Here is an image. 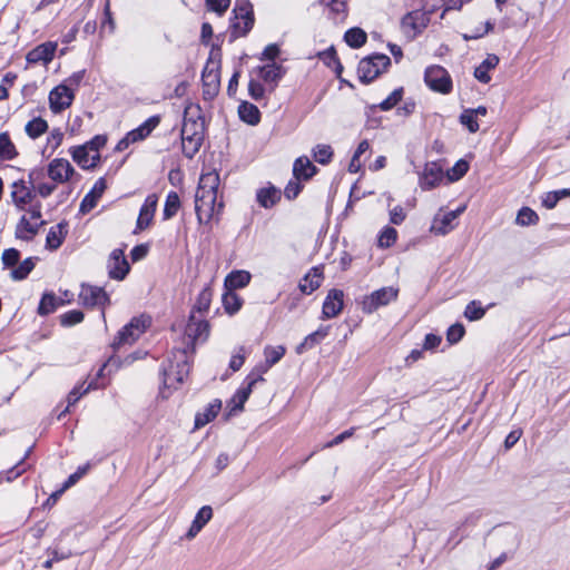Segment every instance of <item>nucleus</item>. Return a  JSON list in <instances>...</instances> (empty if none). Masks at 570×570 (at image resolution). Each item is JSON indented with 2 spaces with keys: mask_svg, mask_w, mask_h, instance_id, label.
Here are the masks:
<instances>
[{
  "mask_svg": "<svg viewBox=\"0 0 570 570\" xmlns=\"http://www.w3.org/2000/svg\"><path fill=\"white\" fill-rule=\"evenodd\" d=\"M252 391L253 386L248 383L246 386L238 389L229 402L230 412L243 411L244 404L248 400Z\"/></svg>",
  "mask_w": 570,
  "mask_h": 570,
  "instance_id": "36",
  "label": "nucleus"
},
{
  "mask_svg": "<svg viewBox=\"0 0 570 570\" xmlns=\"http://www.w3.org/2000/svg\"><path fill=\"white\" fill-rule=\"evenodd\" d=\"M499 61L500 59L497 55L489 53L481 65L475 68L474 77L482 83H489L491 81L489 71L494 69Z\"/></svg>",
  "mask_w": 570,
  "mask_h": 570,
  "instance_id": "29",
  "label": "nucleus"
},
{
  "mask_svg": "<svg viewBox=\"0 0 570 570\" xmlns=\"http://www.w3.org/2000/svg\"><path fill=\"white\" fill-rule=\"evenodd\" d=\"M285 352H286V350L282 345H278V346L267 345L264 348L265 361L271 366H273L283 358V356L285 355Z\"/></svg>",
  "mask_w": 570,
  "mask_h": 570,
  "instance_id": "45",
  "label": "nucleus"
},
{
  "mask_svg": "<svg viewBox=\"0 0 570 570\" xmlns=\"http://www.w3.org/2000/svg\"><path fill=\"white\" fill-rule=\"evenodd\" d=\"M213 509L210 505L202 507L195 515L188 531L186 532V539H194L203 528L212 520Z\"/></svg>",
  "mask_w": 570,
  "mask_h": 570,
  "instance_id": "23",
  "label": "nucleus"
},
{
  "mask_svg": "<svg viewBox=\"0 0 570 570\" xmlns=\"http://www.w3.org/2000/svg\"><path fill=\"white\" fill-rule=\"evenodd\" d=\"M232 19L233 36L235 38L245 36L254 24L253 6L248 0L237 1Z\"/></svg>",
  "mask_w": 570,
  "mask_h": 570,
  "instance_id": "5",
  "label": "nucleus"
},
{
  "mask_svg": "<svg viewBox=\"0 0 570 570\" xmlns=\"http://www.w3.org/2000/svg\"><path fill=\"white\" fill-rule=\"evenodd\" d=\"M43 176L42 169H32L28 174L29 180H14L10 185V198L13 206L22 212L36 203L35 183Z\"/></svg>",
  "mask_w": 570,
  "mask_h": 570,
  "instance_id": "2",
  "label": "nucleus"
},
{
  "mask_svg": "<svg viewBox=\"0 0 570 570\" xmlns=\"http://www.w3.org/2000/svg\"><path fill=\"white\" fill-rule=\"evenodd\" d=\"M403 89L393 90L390 96L380 104L382 110L392 109L402 99Z\"/></svg>",
  "mask_w": 570,
  "mask_h": 570,
  "instance_id": "56",
  "label": "nucleus"
},
{
  "mask_svg": "<svg viewBox=\"0 0 570 570\" xmlns=\"http://www.w3.org/2000/svg\"><path fill=\"white\" fill-rule=\"evenodd\" d=\"M78 302L87 308L104 309L110 303V299L102 287L82 284L78 294Z\"/></svg>",
  "mask_w": 570,
  "mask_h": 570,
  "instance_id": "8",
  "label": "nucleus"
},
{
  "mask_svg": "<svg viewBox=\"0 0 570 570\" xmlns=\"http://www.w3.org/2000/svg\"><path fill=\"white\" fill-rule=\"evenodd\" d=\"M328 335V327H320L315 332L307 335L302 343V347L307 346L312 347L315 344L320 343L322 340H324Z\"/></svg>",
  "mask_w": 570,
  "mask_h": 570,
  "instance_id": "53",
  "label": "nucleus"
},
{
  "mask_svg": "<svg viewBox=\"0 0 570 570\" xmlns=\"http://www.w3.org/2000/svg\"><path fill=\"white\" fill-rule=\"evenodd\" d=\"M90 390V385L83 389V385H79L73 387V390L68 394V405L67 407L59 414L58 419L69 411V407L78 402V400L85 395Z\"/></svg>",
  "mask_w": 570,
  "mask_h": 570,
  "instance_id": "50",
  "label": "nucleus"
},
{
  "mask_svg": "<svg viewBox=\"0 0 570 570\" xmlns=\"http://www.w3.org/2000/svg\"><path fill=\"white\" fill-rule=\"evenodd\" d=\"M223 305H224L225 311L228 314L233 315L240 309L242 299L232 289H228V292H226L223 295Z\"/></svg>",
  "mask_w": 570,
  "mask_h": 570,
  "instance_id": "42",
  "label": "nucleus"
},
{
  "mask_svg": "<svg viewBox=\"0 0 570 570\" xmlns=\"http://www.w3.org/2000/svg\"><path fill=\"white\" fill-rule=\"evenodd\" d=\"M248 92L254 100L259 101L264 98L265 89L261 82L252 79L248 83Z\"/></svg>",
  "mask_w": 570,
  "mask_h": 570,
  "instance_id": "62",
  "label": "nucleus"
},
{
  "mask_svg": "<svg viewBox=\"0 0 570 570\" xmlns=\"http://www.w3.org/2000/svg\"><path fill=\"white\" fill-rule=\"evenodd\" d=\"M75 95L66 85H59L49 94V105L52 112L58 114L68 108L73 101Z\"/></svg>",
  "mask_w": 570,
  "mask_h": 570,
  "instance_id": "12",
  "label": "nucleus"
},
{
  "mask_svg": "<svg viewBox=\"0 0 570 570\" xmlns=\"http://www.w3.org/2000/svg\"><path fill=\"white\" fill-rule=\"evenodd\" d=\"M47 174L56 184H65L75 175V168L67 159L56 158L49 163Z\"/></svg>",
  "mask_w": 570,
  "mask_h": 570,
  "instance_id": "13",
  "label": "nucleus"
},
{
  "mask_svg": "<svg viewBox=\"0 0 570 570\" xmlns=\"http://www.w3.org/2000/svg\"><path fill=\"white\" fill-rule=\"evenodd\" d=\"M256 198L262 207L271 208L281 199V191L273 186L261 188L257 191Z\"/></svg>",
  "mask_w": 570,
  "mask_h": 570,
  "instance_id": "35",
  "label": "nucleus"
},
{
  "mask_svg": "<svg viewBox=\"0 0 570 570\" xmlns=\"http://www.w3.org/2000/svg\"><path fill=\"white\" fill-rule=\"evenodd\" d=\"M210 301H212L210 289L204 288L198 295L195 308L200 313L206 312L209 308Z\"/></svg>",
  "mask_w": 570,
  "mask_h": 570,
  "instance_id": "57",
  "label": "nucleus"
},
{
  "mask_svg": "<svg viewBox=\"0 0 570 570\" xmlns=\"http://www.w3.org/2000/svg\"><path fill=\"white\" fill-rule=\"evenodd\" d=\"M219 175L216 171L203 174L195 195V210L200 224H207L223 208L217 202Z\"/></svg>",
  "mask_w": 570,
  "mask_h": 570,
  "instance_id": "1",
  "label": "nucleus"
},
{
  "mask_svg": "<svg viewBox=\"0 0 570 570\" xmlns=\"http://www.w3.org/2000/svg\"><path fill=\"white\" fill-rule=\"evenodd\" d=\"M56 49H57V43H53V42L42 43V45L38 46L37 48H35L33 50H31L28 53L27 59L30 62H40V61L49 62L53 59Z\"/></svg>",
  "mask_w": 570,
  "mask_h": 570,
  "instance_id": "27",
  "label": "nucleus"
},
{
  "mask_svg": "<svg viewBox=\"0 0 570 570\" xmlns=\"http://www.w3.org/2000/svg\"><path fill=\"white\" fill-rule=\"evenodd\" d=\"M425 83L433 91L449 94L452 90V80L445 68L431 66L425 70Z\"/></svg>",
  "mask_w": 570,
  "mask_h": 570,
  "instance_id": "9",
  "label": "nucleus"
},
{
  "mask_svg": "<svg viewBox=\"0 0 570 570\" xmlns=\"http://www.w3.org/2000/svg\"><path fill=\"white\" fill-rule=\"evenodd\" d=\"M485 314V309L476 301H472L468 304L464 311V316L470 321L481 320Z\"/></svg>",
  "mask_w": 570,
  "mask_h": 570,
  "instance_id": "49",
  "label": "nucleus"
},
{
  "mask_svg": "<svg viewBox=\"0 0 570 570\" xmlns=\"http://www.w3.org/2000/svg\"><path fill=\"white\" fill-rule=\"evenodd\" d=\"M313 157L321 165H327L333 157V149L330 145L318 144L313 148Z\"/></svg>",
  "mask_w": 570,
  "mask_h": 570,
  "instance_id": "43",
  "label": "nucleus"
},
{
  "mask_svg": "<svg viewBox=\"0 0 570 570\" xmlns=\"http://www.w3.org/2000/svg\"><path fill=\"white\" fill-rule=\"evenodd\" d=\"M203 81V97L206 100H212L217 96L220 85L219 65L214 61H208L202 73Z\"/></svg>",
  "mask_w": 570,
  "mask_h": 570,
  "instance_id": "11",
  "label": "nucleus"
},
{
  "mask_svg": "<svg viewBox=\"0 0 570 570\" xmlns=\"http://www.w3.org/2000/svg\"><path fill=\"white\" fill-rule=\"evenodd\" d=\"M43 224L45 222H33L27 215H22L16 227V236L23 240H30Z\"/></svg>",
  "mask_w": 570,
  "mask_h": 570,
  "instance_id": "26",
  "label": "nucleus"
},
{
  "mask_svg": "<svg viewBox=\"0 0 570 570\" xmlns=\"http://www.w3.org/2000/svg\"><path fill=\"white\" fill-rule=\"evenodd\" d=\"M322 281L323 268L321 266L312 267L299 282V289L302 293L309 295L321 286Z\"/></svg>",
  "mask_w": 570,
  "mask_h": 570,
  "instance_id": "25",
  "label": "nucleus"
},
{
  "mask_svg": "<svg viewBox=\"0 0 570 570\" xmlns=\"http://www.w3.org/2000/svg\"><path fill=\"white\" fill-rule=\"evenodd\" d=\"M401 26L404 35L413 38L425 28V13L420 10L409 12L403 17Z\"/></svg>",
  "mask_w": 570,
  "mask_h": 570,
  "instance_id": "16",
  "label": "nucleus"
},
{
  "mask_svg": "<svg viewBox=\"0 0 570 570\" xmlns=\"http://www.w3.org/2000/svg\"><path fill=\"white\" fill-rule=\"evenodd\" d=\"M252 275L247 271H234L225 279L227 289L243 288L250 282Z\"/></svg>",
  "mask_w": 570,
  "mask_h": 570,
  "instance_id": "34",
  "label": "nucleus"
},
{
  "mask_svg": "<svg viewBox=\"0 0 570 570\" xmlns=\"http://www.w3.org/2000/svg\"><path fill=\"white\" fill-rule=\"evenodd\" d=\"M460 121L463 126H465L470 132H476L480 128L476 117L470 109H465L461 116Z\"/></svg>",
  "mask_w": 570,
  "mask_h": 570,
  "instance_id": "54",
  "label": "nucleus"
},
{
  "mask_svg": "<svg viewBox=\"0 0 570 570\" xmlns=\"http://www.w3.org/2000/svg\"><path fill=\"white\" fill-rule=\"evenodd\" d=\"M209 10L223 16L230 4V0H206Z\"/></svg>",
  "mask_w": 570,
  "mask_h": 570,
  "instance_id": "61",
  "label": "nucleus"
},
{
  "mask_svg": "<svg viewBox=\"0 0 570 570\" xmlns=\"http://www.w3.org/2000/svg\"><path fill=\"white\" fill-rule=\"evenodd\" d=\"M464 210L465 206L463 205L455 210L445 213L442 216L436 215L433 219L431 230L438 235H446L455 227L454 222Z\"/></svg>",
  "mask_w": 570,
  "mask_h": 570,
  "instance_id": "15",
  "label": "nucleus"
},
{
  "mask_svg": "<svg viewBox=\"0 0 570 570\" xmlns=\"http://www.w3.org/2000/svg\"><path fill=\"white\" fill-rule=\"evenodd\" d=\"M183 358H185V355L181 354ZM164 384L167 387H176V385L181 384L188 374V365L185 360L181 362H178L176 366L170 364V366L167 368H164Z\"/></svg>",
  "mask_w": 570,
  "mask_h": 570,
  "instance_id": "20",
  "label": "nucleus"
},
{
  "mask_svg": "<svg viewBox=\"0 0 570 570\" xmlns=\"http://www.w3.org/2000/svg\"><path fill=\"white\" fill-rule=\"evenodd\" d=\"M271 367L272 366L266 361L257 364L250 371V373L247 375L246 383H248L249 385H252L254 387L256 385V383L264 382L265 380H264L263 375L265 373H267Z\"/></svg>",
  "mask_w": 570,
  "mask_h": 570,
  "instance_id": "44",
  "label": "nucleus"
},
{
  "mask_svg": "<svg viewBox=\"0 0 570 570\" xmlns=\"http://www.w3.org/2000/svg\"><path fill=\"white\" fill-rule=\"evenodd\" d=\"M258 72H259V77L265 82H272V83L276 85L283 78L285 70L282 66L273 62V63H268L263 67H259Z\"/></svg>",
  "mask_w": 570,
  "mask_h": 570,
  "instance_id": "33",
  "label": "nucleus"
},
{
  "mask_svg": "<svg viewBox=\"0 0 570 570\" xmlns=\"http://www.w3.org/2000/svg\"><path fill=\"white\" fill-rule=\"evenodd\" d=\"M185 334L194 344L204 342L209 335V324L207 321L198 320L191 314L186 325Z\"/></svg>",
  "mask_w": 570,
  "mask_h": 570,
  "instance_id": "18",
  "label": "nucleus"
},
{
  "mask_svg": "<svg viewBox=\"0 0 570 570\" xmlns=\"http://www.w3.org/2000/svg\"><path fill=\"white\" fill-rule=\"evenodd\" d=\"M157 202L158 198L155 194L147 196L139 212L137 229L144 230L150 225L156 212Z\"/></svg>",
  "mask_w": 570,
  "mask_h": 570,
  "instance_id": "22",
  "label": "nucleus"
},
{
  "mask_svg": "<svg viewBox=\"0 0 570 570\" xmlns=\"http://www.w3.org/2000/svg\"><path fill=\"white\" fill-rule=\"evenodd\" d=\"M35 268V262L31 257L24 259L11 272V277L16 281L24 279Z\"/></svg>",
  "mask_w": 570,
  "mask_h": 570,
  "instance_id": "46",
  "label": "nucleus"
},
{
  "mask_svg": "<svg viewBox=\"0 0 570 570\" xmlns=\"http://www.w3.org/2000/svg\"><path fill=\"white\" fill-rule=\"evenodd\" d=\"M83 313L79 309L69 311L60 316V323L62 326H72L83 321Z\"/></svg>",
  "mask_w": 570,
  "mask_h": 570,
  "instance_id": "51",
  "label": "nucleus"
},
{
  "mask_svg": "<svg viewBox=\"0 0 570 570\" xmlns=\"http://www.w3.org/2000/svg\"><path fill=\"white\" fill-rule=\"evenodd\" d=\"M344 293L341 289L333 288L327 293L323 303L322 317L333 318L337 316L343 309Z\"/></svg>",
  "mask_w": 570,
  "mask_h": 570,
  "instance_id": "17",
  "label": "nucleus"
},
{
  "mask_svg": "<svg viewBox=\"0 0 570 570\" xmlns=\"http://www.w3.org/2000/svg\"><path fill=\"white\" fill-rule=\"evenodd\" d=\"M70 154L72 159L83 169L95 168L100 160V154H92L85 145L72 147Z\"/></svg>",
  "mask_w": 570,
  "mask_h": 570,
  "instance_id": "21",
  "label": "nucleus"
},
{
  "mask_svg": "<svg viewBox=\"0 0 570 570\" xmlns=\"http://www.w3.org/2000/svg\"><path fill=\"white\" fill-rule=\"evenodd\" d=\"M443 180V170L438 163H429L425 165L420 176V187L430 190L436 187Z\"/></svg>",
  "mask_w": 570,
  "mask_h": 570,
  "instance_id": "19",
  "label": "nucleus"
},
{
  "mask_svg": "<svg viewBox=\"0 0 570 570\" xmlns=\"http://www.w3.org/2000/svg\"><path fill=\"white\" fill-rule=\"evenodd\" d=\"M107 188L105 178H99L92 189L83 197L80 204V212L86 214L94 209Z\"/></svg>",
  "mask_w": 570,
  "mask_h": 570,
  "instance_id": "24",
  "label": "nucleus"
},
{
  "mask_svg": "<svg viewBox=\"0 0 570 570\" xmlns=\"http://www.w3.org/2000/svg\"><path fill=\"white\" fill-rule=\"evenodd\" d=\"M19 153L10 138V135L4 131L0 132V160L10 161L18 157Z\"/></svg>",
  "mask_w": 570,
  "mask_h": 570,
  "instance_id": "31",
  "label": "nucleus"
},
{
  "mask_svg": "<svg viewBox=\"0 0 570 570\" xmlns=\"http://www.w3.org/2000/svg\"><path fill=\"white\" fill-rule=\"evenodd\" d=\"M204 139V120L185 116L181 127V147L187 158H193Z\"/></svg>",
  "mask_w": 570,
  "mask_h": 570,
  "instance_id": "3",
  "label": "nucleus"
},
{
  "mask_svg": "<svg viewBox=\"0 0 570 570\" xmlns=\"http://www.w3.org/2000/svg\"><path fill=\"white\" fill-rule=\"evenodd\" d=\"M321 59L328 66L334 68L335 72L340 75L343 70V67L337 58L336 51L334 47L328 48L327 50L321 53Z\"/></svg>",
  "mask_w": 570,
  "mask_h": 570,
  "instance_id": "47",
  "label": "nucleus"
},
{
  "mask_svg": "<svg viewBox=\"0 0 570 570\" xmlns=\"http://www.w3.org/2000/svg\"><path fill=\"white\" fill-rule=\"evenodd\" d=\"M129 272V264L125 257L124 250L116 248L111 252L108 259V273L110 278L121 281Z\"/></svg>",
  "mask_w": 570,
  "mask_h": 570,
  "instance_id": "14",
  "label": "nucleus"
},
{
  "mask_svg": "<svg viewBox=\"0 0 570 570\" xmlns=\"http://www.w3.org/2000/svg\"><path fill=\"white\" fill-rule=\"evenodd\" d=\"M26 134L36 139L48 130V122L41 117L33 118L24 127Z\"/></svg>",
  "mask_w": 570,
  "mask_h": 570,
  "instance_id": "39",
  "label": "nucleus"
},
{
  "mask_svg": "<svg viewBox=\"0 0 570 570\" xmlns=\"http://www.w3.org/2000/svg\"><path fill=\"white\" fill-rule=\"evenodd\" d=\"M301 190H302V185H301L299 180H297V179L291 180V181H288V184L286 185V187L284 189V195L287 199H294L298 196Z\"/></svg>",
  "mask_w": 570,
  "mask_h": 570,
  "instance_id": "63",
  "label": "nucleus"
},
{
  "mask_svg": "<svg viewBox=\"0 0 570 570\" xmlns=\"http://www.w3.org/2000/svg\"><path fill=\"white\" fill-rule=\"evenodd\" d=\"M399 295V288L393 286L382 287L374 291L372 294L365 296L362 301V311L366 314H372L377 308L387 305L395 301Z\"/></svg>",
  "mask_w": 570,
  "mask_h": 570,
  "instance_id": "7",
  "label": "nucleus"
},
{
  "mask_svg": "<svg viewBox=\"0 0 570 570\" xmlns=\"http://www.w3.org/2000/svg\"><path fill=\"white\" fill-rule=\"evenodd\" d=\"M317 171V168L312 164L308 157H298L293 165V175L297 180H307L313 177Z\"/></svg>",
  "mask_w": 570,
  "mask_h": 570,
  "instance_id": "28",
  "label": "nucleus"
},
{
  "mask_svg": "<svg viewBox=\"0 0 570 570\" xmlns=\"http://www.w3.org/2000/svg\"><path fill=\"white\" fill-rule=\"evenodd\" d=\"M222 407L220 400H214L210 402L204 412L197 413L195 416V428L199 429L212 422L217 414L219 413Z\"/></svg>",
  "mask_w": 570,
  "mask_h": 570,
  "instance_id": "30",
  "label": "nucleus"
},
{
  "mask_svg": "<svg viewBox=\"0 0 570 570\" xmlns=\"http://www.w3.org/2000/svg\"><path fill=\"white\" fill-rule=\"evenodd\" d=\"M396 238L397 232L393 227H385L379 237V245L390 247L396 242Z\"/></svg>",
  "mask_w": 570,
  "mask_h": 570,
  "instance_id": "55",
  "label": "nucleus"
},
{
  "mask_svg": "<svg viewBox=\"0 0 570 570\" xmlns=\"http://www.w3.org/2000/svg\"><path fill=\"white\" fill-rule=\"evenodd\" d=\"M180 208V199L176 191L168 193L164 206V218L170 219L174 217Z\"/></svg>",
  "mask_w": 570,
  "mask_h": 570,
  "instance_id": "40",
  "label": "nucleus"
},
{
  "mask_svg": "<svg viewBox=\"0 0 570 570\" xmlns=\"http://www.w3.org/2000/svg\"><path fill=\"white\" fill-rule=\"evenodd\" d=\"M538 219L537 213L529 207H522L517 215V224L521 226L535 224Z\"/></svg>",
  "mask_w": 570,
  "mask_h": 570,
  "instance_id": "48",
  "label": "nucleus"
},
{
  "mask_svg": "<svg viewBox=\"0 0 570 570\" xmlns=\"http://www.w3.org/2000/svg\"><path fill=\"white\" fill-rule=\"evenodd\" d=\"M58 305H60V303L56 295L53 293H46L40 301L38 313L40 315H48L55 312Z\"/></svg>",
  "mask_w": 570,
  "mask_h": 570,
  "instance_id": "41",
  "label": "nucleus"
},
{
  "mask_svg": "<svg viewBox=\"0 0 570 570\" xmlns=\"http://www.w3.org/2000/svg\"><path fill=\"white\" fill-rule=\"evenodd\" d=\"M160 117L151 116L144 121L139 127L129 131L118 144L116 149L122 151L129 147L130 144H135L146 139L153 130L159 125Z\"/></svg>",
  "mask_w": 570,
  "mask_h": 570,
  "instance_id": "10",
  "label": "nucleus"
},
{
  "mask_svg": "<svg viewBox=\"0 0 570 570\" xmlns=\"http://www.w3.org/2000/svg\"><path fill=\"white\" fill-rule=\"evenodd\" d=\"M65 234H66V232H65L63 224H58L56 226H52L47 234V238H46L47 247L50 249H57L62 244Z\"/></svg>",
  "mask_w": 570,
  "mask_h": 570,
  "instance_id": "37",
  "label": "nucleus"
},
{
  "mask_svg": "<svg viewBox=\"0 0 570 570\" xmlns=\"http://www.w3.org/2000/svg\"><path fill=\"white\" fill-rule=\"evenodd\" d=\"M464 333L465 330L462 324H454L448 330L446 338L451 344H454L463 337Z\"/></svg>",
  "mask_w": 570,
  "mask_h": 570,
  "instance_id": "60",
  "label": "nucleus"
},
{
  "mask_svg": "<svg viewBox=\"0 0 570 570\" xmlns=\"http://www.w3.org/2000/svg\"><path fill=\"white\" fill-rule=\"evenodd\" d=\"M150 325V318L148 316L134 317L127 325H125L115 338L114 345L119 347L126 344L135 343L140 335Z\"/></svg>",
  "mask_w": 570,
  "mask_h": 570,
  "instance_id": "6",
  "label": "nucleus"
},
{
  "mask_svg": "<svg viewBox=\"0 0 570 570\" xmlns=\"http://www.w3.org/2000/svg\"><path fill=\"white\" fill-rule=\"evenodd\" d=\"M469 170V164L464 159H460L455 163V165L449 170L448 176L451 181H455L461 179L466 171Z\"/></svg>",
  "mask_w": 570,
  "mask_h": 570,
  "instance_id": "52",
  "label": "nucleus"
},
{
  "mask_svg": "<svg viewBox=\"0 0 570 570\" xmlns=\"http://www.w3.org/2000/svg\"><path fill=\"white\" fill-rule=\"evenodd\" d=\"M20 259V253L16 248H9L2 253V263L7 267H13Z\"/></svg>",
  "mask_w": 570,
  "mask_h": 570,
  "instance_id": "59",
  "label": "nucleus"
},
{
  "mask_svg": "<svg viewBox=\"0 0 570 570\" xmlns=\"http://www.w3.org/2000/svg\"><path fill=\"white\" fill-rule=\"evenodd\" d=\"M391 65V59L384 53H375L363 58L357 66L358 78L363 83L376 79Z\"/></svg>",
  "mask_w": 570,
  "mask_h": 570,
  "instance_id": "4",
  "label": "nucleus"
},
{
  "mask_svg": "<svg viewBox=\"0 0 570 570\" xmlns=\"http://www.w3.org/2000/svg\"><path fill=\"white\" fill-rule=\"evenodd\" d=\"M344 40L352 48H361L367 40L366 32L361 28H351L344 35Z\"/></svg>",
  "mask_w": 570,
  "mask_h": 570,
  "instance_id": "38",
  "label": "nucleus"
},
{
  "mask_svg": "<svg viewBox=\"0 0 570 570\" xmlns=\"http://www.w3.org/2000/svg\"><path fill=\"white\" fill-rule=\"evenodd\" d=\"M324 6L331 9L336 14H346L347 0H322Z\"/></svg>",
  "mask_w": 570,
  "mask_h": 570,
  "instance_id": "58",
  "label": "nucleus"
},
{
  "mask_svg": "<svg viewBox=\"0 0 570 570\" xmlns=\"http://www.w3.org/2000/svg\"><path fill=\"white\" fill-rule=\"evenodd\" d=\"M238 115L244 122L250 126H256L261 121L259 109L255 105L247 101H243L239 105Z\"/></svg>",
  "mask_w": 570,
  "mask_h": 570,
  "instance_id": "32",
  "label": "nucleus"
},
{
  "mask_svg": "<svg viewBox=\"0 0 570 570\" xmlns=\"http://www.w3.org/2000/svg\"><path fill=\"white\" fill-rule=\"evenodd\" d=\"M107 142V137L104 135H97L86 144H83L88 149L92 151V154L99 153L100 148H102Z\"/></svg>",
  "mask_w": 570,
  "mask_h": 570,
  "instance_id": "64",
  "label": "nucleus"
}]
</instances>
